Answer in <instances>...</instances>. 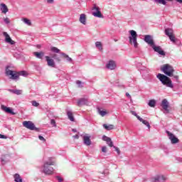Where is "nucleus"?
I'll return each instance as SVG.
<instances>
[{
	"mask_svg": "<svg viewBox=\"0 0 182 182\" xmlns=\"http://www.w3.org/2000/svg\"><path fill=\"white\" fill-rule=\"evenodd\" d=\"M6 76H8L9 79L12 80H16L19 79V76H26L28 73L26 71H20L17 73L16 71L12 70V67L11 65H7L5 70Z\"/></svg>",
	"mask_w": 182,
	"mask_h": 182,
	"instance_id": "nucleus-1",
	"label": "nucleus"
},
{
	"mask_svg": "<svg viewBox=\"0 0 182 182\" xmlns=\"http://www.w3.org/2000/svg\"><path fill=\"white\" fill-rule=\"evenodd\" d=\"M50 166H55V160H53V158H49L48 161L44 162L43 166V173H44V174H53V167Z\"/></svg>",
	"mask_w": 182,
	"mask_h": 182,
	"instance_id": "nucleus-2",
	"label": "nucleus"
},
{
	"mask_svg": "<svg viewBox=\"0 0 182 182\" xmlns=\"http://www.w3.org/2000/svg\"><path fill=\"white\" fill-rule=\"evenodd\" d=\"M156 77L157 79H159V80H160V82H161L164 86H166V87H170L171 89H173V87H174V85L171 82V79H170V77H167L166 75L159 73L156 75Z\"/></svg>",
	"mask_w": 182,
	"mask_h": 182,
	"instance_id": "nucleus-3",
	"label": "nucleus"
},
{
	"mask_svg": "<svg viewBox=\"0 0 182 182\" xmlns=\"http://www.w3.org/2000/svg\"><path fill=\"white\" fill-rule=\"evenodd\" d=\"M129 32L130 33V36H129V43L134 45V48H137L139 46V43H137V33L134 30H131Z\"/></svg>",
	"mask_w": 182,
	"mask_h": 182,
	"instance_id": "nucleus-4",
	"label": "nucleus"
},
{
	"mask_svg": "<svg viewBox=\"0 0 182 182\" xmlns=\"http://www.w3.org/2000/svg\"><path fill=\"white\" fill-rule=\"evenodd\" d=\"M161 70L166 75V76H169V77H173V73H174V68L168 64H165L161 68Z\"/></svg>",
	"mask_w": 182,
	"mask_h": 182,
	"instance_id": "nucleus-5",
	"label": "nucleus"
},
{
	"mask_svg": "<svg viewBox=\"0 0 182 182\" xmlns=\"http://www.w3.org/2000/svg\"><path fill=\"white\" fill-rule=\"evenodd\" d=\"M23 127H26V129H28V130H35L36 132H38L39 129H38L33 122L32 121H24L23 122Z\"/></svg>",
	"mask_w": 182,
	"mask_h": 182,
	"instance_id": "nucleus-6",
	"label": "nucleus"
},
{
	"mask_svg": "<svg viewBox=\"0 0 182 182\" xmlns=\"http://www.w3.org/2000/svg\"><path fill=\"white\" fill-rule=\"evenodd\" d=\"M92 11V14L95 18H103V14H102V12L100 11V8H99L96 4L93 6Z\"/></svg>",
	"mask_w": 182,
	"mask_h": 182,
	"instance_id": "nucleus-7",
	"label": "nucleus"
},
{
	"mask_svg": "<svg viewBox=\"0 0 182 182\" xmlns=\"http://www.w3.org/2000/svg\"><path fill=\"white\" fill-rule=\"evenodd\" d=\"M152 49L154 50V52H156L159 53V55H161V56H166V52L161 49V47L160 46H156L155 44L151 47Z\"/></svg>",
	"mask_w": 182,
	"mask_h": 182,
	"instance_id": "nucleus-8",
	"label": "nucleus"
},
{
	"mask_svg": "<svg viewBox=\"0 0 182 182\" xmlns=\"http://www.w3.org/2000/svg\"><path fill=\"white\" fill-rule=\"evenodd\" d=\"M166 133L168 136V139L169 140H171L172 144H176L177 143H178L179 140L178 138L176 137V136H174V134H173L171 132L166 131Z\"/></svg>",
	"mask_w": 182,
	"mask_h": 182,
	"instance_id": "nucleus-9",
	"label": "nucleus"
},
{
	"mask_svg": "<svg viewBox=\"0 0 182 182\" xmlns=\"http://www.w3.org/2000/svg\"><path fill=\"white\" fill-rule=\"evenodd\" d=\"M144 42L148 43L151 48L154 45V41L153 40V36L150 35H146L144 38Z\"/></svg>",
	"mask_w": 182,
	"mask_h": 182,
	"instance_id": "nucleus-10",
	"label": "nucleus"
},
{
	"mask_svg": "<svg viewBox=\"0 0 182 182\" xmlns=\"http://www.w3.org/2000/svg\"><path fill=\"white\" fill-rule=\"evenodd\" d=\"M166 178L163 175H158L151 178L152 182H163L166 181Z\"/></svg>",
	"mask_w": 182,
	"mask_h": 182,
	"instance_id": "nucleus-11",
	"label": "nucleus"
},
{
	"mask_svg": "<svg viewBox=\"0 0 182 182\" xmlns=\"http://www.w3.org/2000/svg\"><path fill=\"white\" fill-rule=\"evenodd\" d=\"M116 66V62L114 60H109L106 65L107 69H109V70H114Z\"/></svg>",
	"mask_w": 182,
	"mask_h": 182,
	"instance_id": "nucleus-12",
	"label": "nucleus"
},
{
	"mask_svg": "<svg viewBox=\"0 0 182 182\" xmlns=\"http://www.w3.org/2000/svg\"><path fill=\"white\" fill-rule=\"evenodd\" d=\"M4 36H5V41L7 43H10V45H15V41L11 38V36H9V34L6 32L3 33Z\"/></svg>",
	"mask_w": 182,
	"mask_h": 182,
	"instance_id": "nucleus-13",
	"label": "nucleus"
},
{
	"mask_svg": "<svg viewBox=\"0 0 182 182\" xmlns=\"http://www.w3.org/2000/svg\"><path fill=\"white\" fill-rule=\"evenodd\" d=\"M45 58L47 62L48 66H50V68H55V60L53 59L50 58V57L48 55H46Z\"/></svg>",
	"mask_w": 182,
	"mask_h": 182,
	"instance_id": "nucleus-14",
	"label": "nucleus"
},
{
	"mask_svg": "<svg viewBox=\"0 0 182 182\" xmlns=\"http://www.w3.org/2000/svg\"><path fill=\"white\" fill-rule=\"evenodd\" d=\"M102 140L104 141H106L107 144L109 146V147H114V146L113 145V141H112V139L110 137H108L105 135H104L102 136Z\"/></svg>",
	"mask_w": 182,
	"mask_h": 182,
	"instance_id": "nucleus-15",
	"label": "nucleus"
},
{
	"mask_svg": "<svg viewBox=\"0 0 182 182\" xmlns=\"http://www.w3.org/2000/svg\"><path fill=\"white\" fill-rule=\"evenodd\" d=\"M88 102L86 98H80L77 102V106L79 107H82V106H85V105H87Z\"/></svg>",
	"mask_w": 182,
	"mask_h": 182,
	"instance_id": "nucleus-16",
	"label": "nucleus"
},
{
	"mask_svg": "<svg viewBox=\"0 0 182 182\" xmlns=\"http://www.w3.org/2000/svg\"><path fill=\"white\" fill-rule=\"evenodd\" d=\"M82 139H83V143L85 146H90V144H92V141L90 140V136L85 134Z\"/></svg>",
	"mask_w": 182,
	"mask_h": 182,
	"instance_id": "nucleus-17",
	"label": "nucleus"
},
{
	"mask_svg": "<svg viewBox=\"0 0 182 182\" xmlns=\"http://www.w3.org/2000/svg\"><path fill=\"white\" fill-rule=\"evenodd\" d=\"M168 101L164 99L162 100L161 106L164 109V110H165V112H168Z\"/></svg>",
	"mask_w": 182,
	"mask_h": 182,
	"instance_id": "nucleus-18",
	"label": "nucleus"
},
{
	"mask_svg": "<svg viewBox=\"0 0 182 182\" xmlns=\"http://www.w3.org/2000/svg\"><path fill=\"white\" fill-rule=\"evenodd\" d=\"M169 1H171L173 0H167ZM176 1V2H178V4H182V0H175ZM154 3L155 4H161V5H166L167 2L166 1V0H154Z\"/></svg>",
	"mask_w": 182,
	"mask_h": 182,
	"instance_id": "nucleus-19",
	"label": "nucleus"
},
{
	"mask_svg": "<svg viewBox=\"0 0 182 182\" xmlns=\"http://www.w3.org/2000/svg\"><path fill=\"white\" fill-rule=\"evenodd\" d=\"M1 109H3L4 112H6V113H9L10 114H16V113L14 112L12 109L8 107H5V105H1Z\"/></svg>",
	"mask_w": 182,
	"mask_h": 182,
	"instance_id": "nucleus-20",
	"label": "nucleus"
},
{
	"mask_svg": "<svg viewBox=\"0 0 182 182\" xmlns=\"http://www.w3.org/2000/svg\"><path fill=\"white\" fill-rule=\"evenodd\" d=\"M0 9H1L2 14H6L9 11L8 9V6H6V4L4 3L0 4Z\"/></svg>",
	"mask_w": 182,
	"mask_h": 182,
	"instance_id": "nucleus-21",
	"label": "nucleus"
},
{
	"mask_svg": "<svg viewBox=\"0 0 182 182\" xmlns=\"http://www.w3.org/2000/svg\"><path fill=\"white\" fill-rule=\"evenodd\" d=\"M79 21L80 23H82V25H86V14H80Z\"/></svg>",
	"mask_w": 182,
	"mask_h": 182,
	"instance_id": "nucleus-22",
	"label": "nucleus"
},
{
	"mask_svg": "<svg viewBox=\"0 0 182 182\" xmlns=\"http://www.w3.org/2000/svg\"><path fill=\"white\" fill-rule=\"evenodd\" d=\"M34 56H36L38 59H42L43 56H45V53L43 52H34Z\"/></svg>",
	"mask_w": 182,
	"mask_h": 182,
	"instance_id": "nucleus-23",
	"label": "nucleus"
},
{
	"mask_svg": "<svg viewBox=\"0 0 182 182\" xmlns=\"http://www.w3.org/2000/svg\"><path fill=\"white\" fill-rule=\"evenodd\" d=\"M138 120H139V122H141V123H143V124H145V126H146V127H148V129H150V123H149V122L147 120H144L143 119V118L138 117Z\"/></svg>",
	"mask_w": 182,
	"mask_h": 182,
	"instance_id": "nucleus-24",
	"label": "nucleus"
},
{
	"mask_svg": "<svg viewBox=\"0 0 182 182\" xmlns=\"http://www.w3.org/2000/svg\"><path fill=\"white\" fill-rule=\"evenodd\" d=\"M60 55H62V56H63V58L66 59L67 62H70V63H72L73 60H72V58L69 57L68 55L65 53H61Z\"/></svg>",
	"mask_w": 182,
	"mask_h": 182,
	"instance_id": "nucleus-25",
	"label": "nucleus"
},
{
	"mask_svg": "<svg viewBox=\"0 0 182 182\" xmlns=\"http://www.w3.org/2000/svg\"><path fill=\"white\" fill-rule=\"evenodd\" d=\"M67 115H68L69 120H70V122H75V117H73V113H72V112L68 111Z\"/></svg>",
	"mask_w": 182,
	"mask_h": 182,
	"instance_id": "nucleus-26",
	"label": "nucleus"
},
{
	"mask_svg": "<svg viewBox=\"0 0 182 182\" xmlns=\"http://www.w3.org/2000/svg\"><path fill=\"white\" fill-rule=\"evenodd\" d=\"M103 127L104 129H105V130H113V129H114V125L113 124H103Z\"/></svg>",
	"mask_w": 182,
	"mask_h": 182,
	"instance_id": "nucleus-27",
	"label": "nucleus"
},
{
	"mask_svg": "<svg viewBox=\"0 0 182 182\" xmlns=\"http://www.w3.org/2000/svg\"><path fill=\"white\" fill-rule=\"evenodd\" d=\"M14 181L15 182H22V178L19 175V173H16L14 176Z\"/></svg>",
	"mask_w": 182,
	"mask_h": 182,
	"instance_id": "nucleus-28",
	"label": "nucleus"
},
{
	"mask_svg": "<svg viewBox=\"0 0 182 182\" xmlns=\"http://www.w3.org/2000/svg\"><path fill=\"white\" fill-rule=\"evenodd\" d=\"M165 35H166V36H171V35H173V29L166 28L165 29Z\"/></svg>",
	"mask_w": 182,
	"mask_h": 182,
	"instance_id": "nucleus-29",
	"label": "nucleus"
},
{
	"mask_svg": "<svg viewBox=\"0 0 182 182\" xmlns=\"http://www.w3.org/2000/svg\"><path fill=\"white\" fill-rule=\"evenodd\" d=\"M23 22L26 23V25H28V26H31L32 25V23L31 22V20L28 18H23Z\"/></svg>",
	"mask_w": 182,
	"mask_h": 182,
	"instance_id": "nucleus-30",
	"label": "nucleus"
},
{
	"mask_svg": "<svg viewBox=\"0 0 182 182\" xmlns=\"http://www.w3.org/2000/svg\"><path fill=\"white\" fill-rule=\"evenodd\" d=\"M148 105L149 106H150V107H154L156 106V100H149Z\"/></svg>",
	"mask_w": 182,
	"mask_h": 182,
	"instance_id": "nucleus-31",
	"label": "nucleus"
},
{
	"mask_svg": "<svg viewBox=\"0 0 182 182\" xmlns=\"http://www.w3.org/2000/svg\"><path fill=\"white\" fill-rule=\"evenodd\" d=\"M50 50L51 52H54V53H59L60 52V50L56 47H51Z\"/></svg>",
	"mask_w": 182,
	"mask_h": 182,
	"instance_id": "nucleus-32",
	"label": "nucleus"
},
{
	"mask_svg": "<svg viewBox=\"0 0 182 182\" xmlns=\"http://www.w3.org/2000/svg\"><path fill=\"white\" fill-rule=\"evenodd\" d=\"M95 46H96V48H98V49H100V50H102V49H103V47H102V43L100 41H97L95 43Z\"/></svg>",
	"mask_w": 182,
	"mask_h": 182,
	"instance_id": "nucleus-33",
	"label": "nucleus"
},
{
	"mask_svg": "<svg viewBox=\"0 0 182 182\" xmlns=\"http://www.w3.org/2000/svg\"><path fill=\"white\" fill-rule=\"evenodd\" d=\"M52 58L53 59H55V60H56V62H60V57H59V55H58L57 54H53L52 55Z\"/></svg>",
	"mask_w": 182,
	"mask_h": 182,
	"instance_id": "nucleus-34",
	"label": "nucleus"
},
{
	"mask_svg": "<svg viewBox=\"0 0 182 182\" xmlns=\"http://www.w3.org/2000/svg\"><path fill=\"white\" fill-rule=\"evenodd\" d=\"M98 113L99 114H100V116H102V117H105V116H106V114H107V112L106 111L104 110H98Z\"/></svg>",
	"mask_w": 182,
	"mask_h": 182,
	"instance_id": "nucleus-35",
	"label": "nucleus"
},
{
	"mask_svg": "<svg viewBox=\"0 0 182 182\" xmlns=\"http://www.w3.org/2000/svg\"><path fill=\"white\" fill-rule=\"evenodd\" d=\"M168 38L171 42H173V43L174 42H176V37L173 36V34L171 36H169Z\"/></svg>",
	"mask_w": 182,
	"mask_h": 182,
	"instance_id": "nucleus-36",
	"label": "nucleus"
},
{
	"mask_svg": "<svg viewBox=\"0 0 182 182\" xmlns=\"http://www.w3.org/2000/svg\"><path fill=\"white\" fill-rule=\"evenodd\" d=\"M31 105H32V106H33L34 107H38V106H39L38 102H36V101H32V102H31Z\"/></svg>",
	"mask_w": 182,
	"mask_h": 182,
	"instance_id": "nucleus-37",
	"label": "nucleus"
},
{
	"mask_svg": "<svg viewBox=\"0 0 182 182\" xmlns=\"http://www.w3.org/2000/svg\"><path fill=\"white\" fill-rule=\"evenodd\" d=\"M50 124H52L53 127H56V122L55 121V119L50 120Z\"/></svg>",
	"mask_w": 182,
	"mask_h": 182,
	"instance_id": "nucleus-38",
	"label": "nucleus"
},
{
	"mask_svg": "<svg viewBox=\"0 0 182 182\" xmlns=\"http://www.w3.org/2000/svg\"><path fill=\"white\" fill-rule=\"evenodd\" d=\"M14 95H22V90H16L15 94Z\"/></svg>",
	"mask_w": 182,
	"mask_h": 182,
	"instance_id": "nucleus-39",
	"label": "nucleus"
},
{
	"mask_svg": "<svg viewBox=\"0 0 182 182\" xmlns=\"http://www.w3.org/2000/svg\"><path fill=\"white\" fill-rule=\"evenodd\" d=\"M113 147H114V149H115V151H117V155L119 156V154H120V149H119V147H117V146H114Z\"/></svg>",
	"mask_w": 182,
	"mask_h": 182,
	"instance_id": "nucleus-40",
	"label": "nucleus"
},
{
	"mask_svg": "<svg viewBox=\"0 0 182 182\" xmlns=\"http://www.w3.org/2000/svg\"><path fill=\"white\" fill-rule=\"evenodd\" d=\"M38 139H39V140H41V141H43V143H45V141H46V139H44V137L42 136L41 135L38 136Z\"/></svg>",
	"mask_w": 182,
	"mask_h": 182,
	"instance_id": "nucleus-41",
	"label": "nucleus"
},
{
	"mask_svg": "<svg viewBox=\"0 0 182 182\" xmlns=\"http://www.w3.org/2000/svg\"><path fill=\"white\" fill-rule=\"evenodd\" d=\"M5 23L8 24V23H11V21H9V18H6L4 19Z\"/></svg>",
	"mask_w": 182,
	"mask_h": 182,
	"instance_id": "nucleus-42",
	"label": "nucleus"
},
{
	"mask_svg": "<svg viewBox=\"0 0 182 182\" xmlns=\"http://www.w3.org/2000/svg\"><path fill=\"white\" fill-rule=\"evenodd\" d=\"M102 153H106L107 151V147L102 146Z\"/></svg>",
	"mask_w": 182,
	"mask_h": 182,
	"instance_id": "nucleus-43",
	"label": "nucleus"
},
{
	"mask_svg": "<svg viewBox=\"0 0 182 182\" xmlns=\"http://www.w3.org/2000/svg\"><path fill=\"white\" fill-rule=\"evenodd\" d=\"M131 113L133 114V116H136L137 119L138 117H140V116L137 115V113H136L134 111H132Z\"/></svg>",
	"mask_w": 182,
	"mask_h": 182,
	"instance_id": "nucleus-44",
	"label": "nucleus"
},
{
	"mask_svg": "<svg viewBox=\"0 0 182 182\" xmlns=\"http://www.w3.org/2000/svg\"><path fill=\"white\" fill-rule=\"evenodd\" d=\"M56 178L59 182L63 181V178H60V176H56Z\"/></svg>",
	"mask_w": 182,
	"mask_h": 182,
	"instance_id": "nucleus-45",
	"label": "nucleus"
},
{
	"mask_svg": "<svg viewBox=\"0 0 182 182\" xmlns=\"http://www.w3.org/2000/svg\"><path fill=\"white\" fill-rule=\"evenodd\" d=\"M126 96H127V97H129V99H132V95H130V94L129 92L126 93Z\"/></svg>",
	"mask_w": 182,
	"mask_h": 182,
	"instance_id": "nucleus-46",
	"label": "nucleus"
},
{
	"mask_svg": "<svg viewBox=\"0 0 182 182\" xmlns=\"http://www.w3.org/2000/svg\"><path fill=\"white\" fill-rule=\"evenodd\" d=\"M76 84L78 85L79 86H80V85H82V82L80 80H77Z\"/></svg>",
	"mask_w": 182,
	"mask_h": 182,
	"instance_id": "nucleus-47",
	"label": "nucleus"
},
{
	"mask_svg": "<svg viewBox=\"0 0 182 182\" xmlns=\"http://www.w3.org/2000/svg\"><path fill=\"white\" fill-rule=\"evenodd\" d=\"M16 90H9V92H11V93H14L15 95V92Z\"/></svg>",
	"mask_w": 182,
	"mask_h": 182,
	"instance_id": "nucleus-48",
	"label": "nucleus"
},
{
	"mask_svg": "<svg viewBox=\"0 0 182 182\" xmlns=\"http://www.w3.org/2000/svg\"><path fill=\"white\" fill-rule=\"evenodd\" d=\"M0 139H6V136L0 134Z\"/></svg>",
	"mask_w": 182,
	"mask_h": 182,
	"instance_id": "nucleus-49",
	"label": "nucleus"
},
{
	"mask_svg": "<svg viewBox=\"0 0 182 182\" xmlns=\"http://www.w3.org/2000/svg\"><path fill=\"white\" fill-rule=\"evenodd\" d=\"M48 4H53V0H47Z\"/></svg>",
	"mask_w": 182,
	"mask_h": 182,
	"instance_id": "nucleus-50",
	"label": "nucleus"
},
{
	"mask_svg": "<svg viewBox=\"0 0 182 182\" xmlns=\"http://www.w3.org/2000/svg\"><path fill=\"white\" fill-rule=\"evenodd\" d=\"M173 79H175L176 81L178 80V75H174Z\"/></svg>",
	"mask_w": 182,
	"mask_h": 182,
	"instance_id": "nucleus-51",
	"label": "nucleus"
},
{
	"mask_svg": "<svg viewBox=\"0 0 182 182\" xmlns=\"http://www.w3.org/2000/svg\"><path fill=\"white\" fill-rule=\"evenodd\" d=\"M73 139H79V135L76 134V135H74L73 136Z\"/></svg>",
	"mask_w": 182,
	"mask_h": 182,
	"instance_id": "nucleus-52",
	"label": "nucleus"
},
{
	"mask_svg": "<svg viewBox=\"0 0 182 182\" xmlns=\"http://www.w3.org/2000/svg\"><path fill=\"white\" fill-rule=\"evenodd\" d=\"M72 132H73V133H77V130H76V129H72Z\"/></svg>",
	"mask_w": 182,
	"mask_h": 182,
	"instance_id": "nucleus-53",
	"label": "nucleus"
},
{
	"mask_svg": "<svg viewBox=\"0 0 182 182\" xmlns=\"http://www.w3.org/2000/svg\"><path fill=\"white\" fill-rule=\"evenodd\" d=\"M146 68H144V69H141V71L143 72L144 70H146Z\"/></svg>",
	"mask_w": 182,
	"mask_h": 182,
	"instance_id": "nucleus-54",
	"label": "nucleus"
}]
</instances>
